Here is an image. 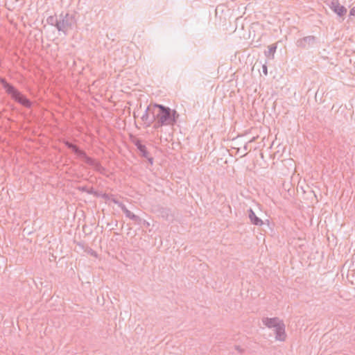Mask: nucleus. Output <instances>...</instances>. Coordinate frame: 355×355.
<instances>
[{
    "label": "nucleus",
    "instance_id": "obj_1",
    "mask_svg": "<svg viewBox=\"0 0 355 355\" xmlns=\"http://www.w3.org/2000/svg\"><path fill=\"white\" fill-rule=\"evenodd\" d=\"M153 107L158 109L156 113V121L154 126L155 128L166 125L173 127L176 124L180 114L175 110H172L169 107L157 103L153 105Z\"/></svg>",
    "mask_w": 355,
    "mask_h": 355
},
{
    "label": "nucleus",
    "instance_id": "obj_2",
    "mask_svg": "<svg viewBox=\"0 0 355 355\" xmlns=\"http://www.w3.org/2000/svg\"><path fill=\"white\" fill-rule=\"evenodd\" d=\"M76 24L75 15L69 13H61L59 15L58 31L62 32L65 35Z\"/></svg>",
    "mask_w": 355,
    "mask_h": 355
},
{
    "label": "nucleus",
    "instance_id": "obj_3",
    "mask_svg": "<svg viewBox=\"0 0 355 355\" xmlns=\"http://www.w3.org/2000/svg\"><path fill=\"white\" fill-rule=\"evenodd\" d=\"M11 97L17 103L21 105L25 106L26 107H31V102L29 99H28L24 95H23L21 92H19L15 87L13 89V91L9 94Z\"/></svg>",
    "mask_w": 355,
    "mask_h": 355
},
{
    "label": "nucleus",
    "instance_id": "obj_4",
    "mask_svg": "<svg viewBox=\"0 0 355 355\" xmlns=\"http://www.w3.org/2000/svg\"><path fill=\"white\" fill-rule=\"evenodd\" d=\"M328 6L330 9L340 17H344L347 13V8L342 6L338 0H331L330 3H328Z\"/></svg>",
    "mask_w": 355,
    "mask_h": 355
},
{
    "label": "nucleus",
    "instance_id": "obj_5",
    "mask_svg": "<svg viewBox=\"0 0 355 355\" xmlns=\"http://www.w3.org/2000/svg\"><path fill=\"white\" fill-rule=\"evenodd\" d=\"M153 105L147 107L145 112L141 116L143 121L148 123V126L150 125L153 122L156 121V113L155 112Z\"/></svg>",
    "mask_w": 355,
    "mask_h": 355
},
{
    "label": "nucleus",
    "instance_id": "obj_6",
    "mask_svg": "<svg viewBox=\"0 0 355 355\" xmlns=\"http://www.w3.org/2000/svg\"><path fill=\"white\" fill-rule=\"evenodd\" d=\"M134 144L137 146L139 151L140 155L144 158H146L150 164H153V158L150 155L149 152L145 145L141 144V141L137 139L134 141Z\"/></svg>",
    "mask_w": 355,
    "mask_h": 355
},
{
    "label": "nucleus",
    "instance_id": "obj_7",
    "mask_svg": "<svg viewBox=\"0 0 355 355\" xmlns=\"http://www.w3.org/2000/svg\"><path fill=\"white\" fill-rule=\"evenodd\" d=\"M82 159L86 164L92 166L96 171L103 173V172L105 171L104 167H103L98 162L92 159V157H88L86 153Z\"/></svg>",
    "mask_w": 355,
    "mask_h": 355
},
{
    "label": "nucleus",
    "instance_id": "obj_8",
    "mask_svg": "<svg viewBox=\"0 0 355 355\" xmlns=\"http://www.w3.org/2000/svg\"><path fill=\"white\" fill-rule=\"evenodd\" d=\"M315 42V37L314 36L310 35L307 37H304L303 38L299 39L296 44L299 47L302 48H308L314 44Z\"/></svg>",
    "mask_w": 355,
    "mask_h": 355
},
{
    "label": "nucleus",
    "instance_id": "obj_9",
    "mask_svg": "<svg viewBox=\"0 0 355 355\" xmlns=\"http://www.w3.org/2000/svg\"><path fill=\"white\" fill-rule=\"evenodd\" d=\"M275 339L279 341H284L286 338L285 331V324L284 322L280 323L279 326L275 329Z\"/></svg>",
    "mask_w": 355,
    "mask_h": 355
},
{
    "label": "nucleus",
    "instance_id": "obj_10",
    "mask_svg": "<svg viewBox=\"0 0 355 355\" xmlns=\"http://www.w3.org/2000/svg\"><path fill=\"white\" fill-rule=\"evenodd\" d=\"M263 323L268 328L272 329L277 328L280 323H282L283 321L279 320L278 318H264L262 320Z\"/></svg>",
    "mask_w": 355,
    "mask_h": 355
},
{
    "label": "nucleus",
    "instance_id": "obj_11",
    "mask_svg": "<svg viewBox=\"0 0 355 355\" xmlns=\"http://www.w3.org/2000/svg\"><path fill=\"white\" fill-rule=\"evenodd\" d=\"M122 211L125 214V216L133 220L135 224L141 225L142 222H144L141 218L132 213L126 207H122Z\"/></svg>",
    "mask_w": 355,
    "mask_h": 355
},
{
    "label": "nucleus",
    "instance_id": "obj_12",
    "mask_svg": "<svg viewBox=\"0 0 355 355\" xmlns=\"http://www.w3.org/2000/svg\"><path fill=\"white\" fill-rule=\"evenodd\" d=\"M248 217L252 224L257 226H261L263 224V220L256 216L254 211L250 208L248 209Z\"/></svg>",
    "mask_w": 355,
    "mask_h": 355
},
{
    "label": "nucleus",
    "instance_id": "obj_13",
    "mask_svg": "<svg viewBox=\"0 0 355 355\" xmlns=\"http://www.w3.org/2000/svg\"><path fill=\"white\" fill-rule=\"evenodd\" d=\"M64 144L65 146L71 149V150H73V152L77 155L80 158H83L85 155V152H84L83 150H80L78 148V147L74 144H73L72 143L68 141H64Z\"/></svg>",
    "mask_w": 355,
    "mask_h": 355
},
{
    "label": "nucleus",
    "instance_id": "obj_14",
    "mask_svg": "<svg viewBox=\"0 0 355 355\" xmlns=\"http://www.w3.org/2000/svg\"><path fill=\"white\" fill-rule=\"evenodd\" d=\"M0 83H1L3 87L6 89V92L8 94L11 93L12 91H13L15 87L10 85V83H7L4 78H0Z\"/></svg>",
    "mask_w": 355,
    "mask_h": 355
},
{
    "label": "nucleus",
    "instance_id": "obj_15",
    "mask_svg": "<svg viewBox=\"0 0 355 355\" xmlns=\"http://www.w3.org/2000/svg\"><path fill=\"white\" fill-rule=\"evenodd\" d=\"M59 16H50L46 19V21L49 24L56 27L58 29Z\"/></svg>",
    "mask_w": 355,
    "mask_h": 355
},
{
    "label": "nucleus",
    "instance_id": "obj_16",
    "mask_svg": "<svg viewBox=\"0 0 355 355\" xmlns=\"http://www.w3.org/2000/svg\"><path fill=\"white\" fill-rule=\"evenodd\" d=\"M276 46L275 45H270L268 46V51H265V55L266 57H270V55H273L275 51H276Z\"/></svg>",
    "mask_w": 355,
    "mask_h": 355
},
{
    "label": "nucleus",
    "instance_id": "obj_17",
    "mask_svg": "<svg viewBox=\"0 0 355 355\" xmlns=\"http://www.w3.org/2000/svg\"><path fill=\"white\" fill-rule=\"evenodd\" d=\"M111 201L113 202L114 204L117 205L121 209H122V207H125V205L124 204L119 202L118 200H116L113 196L111 198Z\"/></svg>",
    "mask_w": 355,
    "mask_h": 355
},
{
    "label": "nucleus",
    "instance_id": "obj_18",
    "mask_svg": "<svg viewBox=\"0 0 355 355\" xmlns=\"http://www.w3.org/2000/svg\"><path fill=\"white\" fill-rule=\"evenodd\" d=\"M112 196V195L108 193H103L101 195V197L105 200H111Z\"/></svg>",
    "mask_w": 355,
    "mask_h": 355
},
{
    "label": "nucleus",
    "instance_id": "obj_19",
    "mask_svg": "<svg viewBox=\"0 0 355 355\" xmlns=\"http://www.w3.org/2000/svg\"><path fill=\"white\" fill-rule=\"evenodd\" d=\"M262 71H263V73L265 76L268 75V68H267V66L266 64H263L262 65Z\"/></svg>",
    "mask_w": 355,
    "mask_h": 355
},
{
    "label": "nucleus",
    "instance_id": "obj_20",
    "mask_svg": "<svg viewBox=\"0 0 355 355\" xmlns=\"http://www.w3.org/2000/svg\"><path fill=\"white\" fill-rule=\"evenodd\" d=\"M349 15L351 16H355V6L350 10Z\"/></svg>",
    "mask_w": 355,
    "mask_h": 355
},
{
    "label": "nucleus",
    "instance_id": "obj_21",
    "mask_svg": "<svg viewBox=\"0 0 355 355\" xmlns=\"http://www.w3.org/2000/svg\"><path fill=\"white\" fill-rule=\"evenodd\" d=\"M143 221L144 222H142V224L141 225H145L146 227H148L150 225V223L148 222H147L146 220L143 219Z\"/></svg>",
    "mask_w": 355,
    "mask_h": 355
},
{
    "label": "nucleus",
    "instance_id": "obj_22",
    "mask_svg": "<svg viewBox=\"0 0 355 355\" xmlns=\"http://www.w3.org/2000/svg\"><path fill=\"white\" fill-rule=\"evenodd\" d=\"M90 254L93 256H95V257L96 256V252L92 250H91Z\"/></svg>",
    "mask_w": 355,
    "mask_h": 355
},
{
    "label": "nucleus",
    "instance_id": "obj_23",
    "mask_svg": "<svg viewBox=\"0 0 355 355\" xmlns=\"http://www.w3.org/2000/svg\"><path fill=\"white\" fill-rule=\"evenodd\" d=\"M82 190H83V191H86V188H85V187H83ZM87 192L88 193H92V191H87Z\"/></svg>",
    "mask_w": 355,
    "mask_h": 355
},
{
    "label": "nucleus",
    "instance_id": "obj_24",
    "mask_svg": "<svg viewBox=\"0 0 355 355\" xmlns=\"http://www.w3.org/2000/svg\"><path fill=\"white\" fill-rule=\"evenodd\" d=\"M236 349L239 352H242V349H241V347L239 346H236Z\"/></svg>",
    "mask_w": 355,
    "mask_h": 355
},
{
    "label": "nucleus",
    "instance_id": "obj_25",
    "mask_svg": "<svg viewBox=\"0 0 355 355\" xmlns=\"http://www.w3.org/2000/svg\"><path fill=\"white\" fill-rule=\"evenodd\" d=\"M247 148H248V146H247V144H245V146H244V149L247 150Z\"/></svg>",
    "mask_w": 355,
    "mask_h": 355
}]
</instances>
